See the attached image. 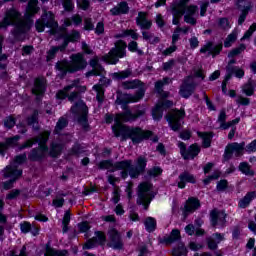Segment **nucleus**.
I'll return each instance as SVG.
<instances>
[{"instance_id": "1", "label": "nucleus", "mask_w": 256, "mask_h": 256, "mask_svg": "<svg viewBox=\"0 0 256 256\" xmlns=\"http://www.w3.org/2000/svg\"><path fill=\"white\" fill-rule=\"evenodd\" d=\"M145 115V109L137 110L136 113H132L131 110H126L123 113L117 114L114 118L115 125L112 127V131L115 137H122L123 141L131 139L135 145L141 143L145 139H149L153 133L151 131H145L139 127L129 128L121 123H129V121H135L139 117Z\"/></svg>"}, {"instance_id": "2", "label": "nucleus", "mask_w": 256, "mask_h": 256, "mask_svg": "<svg viewBox=\"0 0 256 256\" xmlns=\"http://www.w3.org/2000/svg\"><path fill=\"white\" fill-rule=\"evenodd\" d=\"M38 3L39 0H30L28 2L25 19L21 18V13L17 10H7L3 21L0 23V29L14 25V37L17 41H21V35H25V33L31 29V25H33L31 17L36 15V13H39V7H37Z\"/></svg>"}, {"instance_id": "3", "label": "nucleus", "mask_w": 256, "mask_h": 256, "mask_svg": "<svg viewBox=\"0 0 256 256\" xmlns=\"http://www.w3.org/2000/svg\"><path fill=\"white\" fill-rule=\"evenodd\" d=\"M131 160H123L113 163V160H103L98 163V169H106L109 173H115V171H121L120 175L122 179H137L139 175L145 173L147 167V158L140 156L136 159V165H132Z\"/></svg>"}, {"instance_id": "4", "label": "nucleus", "mask_w": 256, "mask_h": 256, "mask_svg": "<svg viewBox=\"0 0 256 256\" xmlns=\"http://www.w3.org/2000/svg\"><path fill=\"white\" fill-rule=\"evenodd\" d=\"M51 135L50 131L41 132L38 136L28 139L20 146V151L23 149H29L33 147V145H39L38 148H34L31 150L29 154L30 161H41L49 151V147H47V142L49 141V137Z\"/></svg>"}, {"instance_id": "5", "label": "nucleus", "mask_w": 256, "mask_h": 256, "mask_svg": "<svg viewBox=\"0 0 256 256\" xmlns=\"http://www.w3.org/2000/svg\"><path fill=\"white\" fill-rule=\"evenodd\" d=\"M70 59V62L69 60H60L56 63L55 69L58 71V77L60 79H63L67 73H77L78 71L87 69V60L83 54H72Z\"/></svg>"}, {"instance_id": "6", "label": "nucleus", "mask_w": 256, "mask_h": 256, "mask_svg": "<svg viewBox=\"0 0 256 256\" xmlns=\"http://www.w3.org/2000/svg\"><path fill=\"white\" fill-rule=\"evenodd\" d=\"M121 87L122 89H138L135 95L125 94L123 98L116 99V104L122 105L124 111L127 109V103H137V101H141L142 97H145V87L141 80L124 81Z\"/></svg>"}, {"instance_id": "7", "label": "nucleus", "mask_w": 256, "mask_h": 256, "mask_svg": "<svg viewBox=\"0 0 256 256\" xmlns=\"http://www.w3.org/2000/svg\"><path fill=\"white\" fill-rule=\"evenodd\" d=\"M123 57H127V43L123 40H118L115 43V47L102 56V61L108 63V65H117L119 59H123Z\"/></svg>"}, {"instance_id": "8", "label": "nucleus", "mask_w": 256, "mask_h": 256, "mask_svg": "<svg viewBox=\"0 0 256 256\" xmlns=\"http://www.w3.org/2000/svg\"><path fill=\"white\" fill-rule=\"evenodd\" d=\"M36 31L43 33L45 27L50 29V35H57L59 33V24L55 21V15L53 12L44 11L41 16V19H38L35 23Z\"/></svg>"}, {"instance_id": "9", "label": "nucleus", "mask_w": 256, "mask_h": 256, "mask_svg": "<svg viewBox=\"0 0 256 256\" xmlns=\"http://www.w3.org/2000/svg\"><path fill=\"white\" fill-rule=\"evenodd\" d=\"M79 81L74 80L70 85L66 86L64 90H60L56 97L58 99H66L68 97V101H71V103L75 102L74 105L77 103H80L83 101L81 100V96L79 95Z\"/></svg>"}, {"instance_id": "10", "label": "nucleus", "mask_w": 256, "mask_h": 256, "mask_svg": "<svg viewBox=\"0 0 256 256\" xmlns=\"http://www.w3.org/2000/svg\"><path fill=\"white\" fill-rule=\"evenodd\" d=\"M27 161V154L18 155L14 162L5 168L4 177H21L23 170L19 169L17 165H21Z\"/></svg>"}, {"instance_id": "11", "label": "nucleus", "mask_w": 256, "mask_h": 256, "mask_svg": "<svg viewBox=\"0 0 256 256\" xmlns=\"http://www.w3.org/2000/svg\"><path fill=\"white\" fill-rule=\"evenodd\" d=\"M71 111L75 115H80L78 117V123H80L83 129H87V127H89V124L87 123V114L89 113L87 105H85L84 102H78L71 107Z\"/></svg>"}, {"instance_id": "12", "label": "nucleus", "mask_w": 256, "mask_h": 256, "mask_svg": "<svg viewBox=\"0 0 256 256\" xmlns=\"http://www.w3.org/2000/svg\"><path fill=\"white\" fill-rule=\"evenodd\" d=\"M185 118V110H173L166 115L172 131L181 129V120Z\"/></svg>"}, {"instance_id": "13", "label": "nucleus", "mask_w": 256, "mask_h": 256, "mask_svg": "<svg viewBox=\"0 0 256 256\" xmlns=\"http://www.w3.org/2000/svg\"><path fill=\"white\" fill-rule=\"evenodd\" d=\"M151 183L143 182L139 185L138 201L139 205H144L147 209V205L151 203Z\"/></svg>"}, {"instance_id": "14", "label": "nucleus", "mask_w": 256, "mask_h": 256, "mask_svg": "<svg viewBox=\"0 0 256 256\" xmlns=\"http://www.w3.org/2000/svg\"><path fill=\"white\" fill-rule=\"evenodd\" d=\"M245 151V142L237 143L233 142L226 146L224 159L225 161H229L231 157H233V153L235 157H241Z\"/></svg>"}, {"instance_id": "15", "label": "nucleus", "mask_w": 256, "mask_h": 256, "mask_svg": "<svg viewBox=\"0 0 256 256\" xmlns=\"http://www.w3.org/2000/svg\"><path fill=\"white\" fill-rule=\"evenodd\" d=\"M197 84L193 80V76H188L184 78L182 85L180 86L179 95L184 99H189L195 92Z\"/></svg>"}, {"instance_id": "16", "label": "nucleus", "mask_w": 256, "mask_h": 256, "mask_svg": "<svg viewBox=\"0 0 256 256\" xmlns=\"http://www.w3.org/2000/svg\"><path fill=\"white\" fill-rule=\"evenodd\" d=\"M60 37L64 39L61 45V51H65L69 46V43H77L81 40V32L77 30H72L71 32H67V30H63L60 34Z\"/></svg>"}, {"instance_id": "17", "label": "nucleus", "mask_w": 256, "mask_h": 256, "mask_svg": "<svg viewBox=\"0 0 256 256\" xmlns=\"http://www.w3.org/2000/svg\"><path fill=\"white\" fill-rule=\"evenodd\" d=\"M71 141V135H62L59 140L53 141L50 146L51 157H59L61 151H63V145Z\"/></svg>"}, {"instance_id": "18", "label": "nucleus", "mask_w": 256, "mask_h": 256, "mask_svg": "<svg viewBox=\"0 0 256 256\" xmlns=\"http://www.w3.org/2000/svg\"><path fill=\"white\" fill-rule=\"evenodd\" d=\"M178 147L180 149V153L183 159L185 160L195 159V157H197V155H199V153L201 152V148L197 146V144H193L187 149V147L185 146V143L179 142Z\"/></svg>"}, {"instance_id": "19", "label": "nucleus", "mask_w": 256, "mask_h": 256, "mask_svg": "<svg viewBox=\"0 0 256 256\" xmlns=\"http://www.w3.org/2000/svg\"><path fill=\"white\" fill-rule=\"evenodd\" d=\"M108 247H111L112 249H115L117 251L123 249V239H121V234H119V231L115 229H110L108 231Z\"/></svg>"}, {"instance_id": "20", "label": "nucleus", "mask_w": 256, "mask_h": 256, "mask_svg": "<svg viewBox=\"0 0 256 256\" xmlns=\"http://www.w3.org/2000/svg\"><path fill=\"white\" fill-rule=\"evenodd\" d=\"M169 107H173L172 101L162 100L158 102L152 110L153 120L160 121V119H163V111H165V109H169Z\"/></svg>"}, {"instance_id": "21", "label": "nucleus", "mask_w": 256, "mask_h": 256, "mask_svg": "<svg viewBox=\"0 0 256 256\" xmlns=\"http://www.w3.org/2000/svg\"><path fill=\"white\" fill-rule=\"evenodd\" d=\"M47 89V80L45 77H38L34 81V86L32 88L33 95H36L37 101H41V97L45 95Z\"/></svg>"}, {"instance_id": "22", "label": "nucleus", "mask_w": 256, "mask_h": 256, "mask_svg": "<svg viewBox=\"0 0 256 256\" xmlns=\"http://www.w3.org/2000/svg\"><path fill=\"white\" fill-rule=\"evenodd\" d=\"M227 214L223 211L214 209L210 212V219L212 227H225Z\"/></svg>"}, {"instance_id": "23", "label": "nucleus", "mask_w": 256, "mask_h": 256, "mask_svg": "<svg viewBox=\"0 0 256 256\" xmlns=\"http://www.w3.org/2000/svg\"><path fill=\"white\" fill-rule=\"evenodd\" d=\"M89 65L90 67H92V70L86 73V77H99L103 75V73H105V68H103V66L100 65L98 56H94L90 60Z\"/></svg>"}, {"instance_id": "24", "label": "nucleus", "mask_w": 256, "mask_h": 256, "mask_svg": "<svg viewBox=\"0 0 256 256\" xmlns=\"http://www.w3.org/2000/svg\"><path fill=\"white\" fill-rule=\"evenodd\" d=\"M107 241V236H105V233L101 231L95 232V237L88 240L86 244L84 245V249H93L98 243V245H105V242Z\"/></svg>"}, {"instance_id": "25", "label": "nucleus", "mask_w": 256, "mask_h": 256, "mask_svg": "<svg viewBox=\"0 0 256 256\" xmlns=\"http://www.w3.org/2000/svg\"><path fill=\"white\" fill-rule=\"evenodd\" d=\"M233 75L237 77V79H243L245 77V70L238 66L228 65L226 67V81H230Z\"/></svg>"}, {"instance_id": "26", "label": "nucleus", "mask_w": 256, "mask_h": 256, "mask_svg": "<svg viewBox=\"0 0 256 256\" xmlns=\"http://www.w3.org/2000/svg\"><path fill=\"white\" fill-rule=\"evenodd\" d=\"M177 241H181V231L179 229H173L169 235L160 238V243L165 245H171L177 243Z\"/></svg>"}, {"instance_id": "27", "label": "nucleus", "mask_w": 256, "mask_h": 256, "mask_svg": "<svg viewBox=\"0 0 256 256\" xmlns=\"http://www.w3.org/2000/svg\"><path fill=\"white\" fill-rule=\"evenodd\" d=\"M102 84H96L93 86V90L96 91V99L98 103H103V99H105V89H103V85L106 83H111V80L107 78H102L100 80Z\"/></svg>"}, {"instance_id": "28", "label": "nucleus", "mask_w": 256, "mask_h": 256, "mask_svg": "<svg viewBox=\"0 0 256 256\" xmlns=\"http://www.w3.org/2000/svg\"><path fill=\"white\" fill-rule=\"evenodd\" d=\"M178 188L179 189H185L187 183H195V176L187 171L181 173L178 176Z\"/></svg>"}, {"instance_id": "29", "label": "nucleus", "mask_w": 256, "mask_h": 256, "mask_svg": "<svg viewBox=\"0 0 256 256\" xmlns=\"http://www.w3.org/2000/svg\"><path fill=\"white\" fill-rule=\"evenodd\" d=\"M136 25L140 27V29L149 30L151 29V25H153V22L147 19V13L139 12L138 17L136 18Z\"/></svg>"}, {"instance_id": "30", "label": "nucleus", "mask_w": 256, "mask_h": 256, "mask_svg": "<svg viewBox=\"0 0 256 256\" xmlns=\"http://www.w3.org/2000/svg\"><path fill=\"white\" fill-rule=\"evenodd\" d=\"M222 49H223V44H218L216 46H213V43L208 42L206 45H204L200 49V53H207L208 51L209 55H213V57H215V55H219V53H221Z\"/></svg>"}, {"instance_id": "31", "label": "nucleus", "mask_w": 256, "mask_h": 256, "mask_svg": "<svg viewBox=\"0 0 256 256\" xmlns=\"http://www.w3.org/2000/svg\"><path fill=\"white\" fill-rule=\"evenodd\" d=\"M225 237L221 233H214L212 237L207 238L208 249L215 251L217 246L221 241H223Z\"/></svg>"}, {"instance_id": "32", "label": "nucleus", "mask_w": 256, "mask_h": 256, "mask_svg": "<svg viewBox=\"0 0 256 256\" xmlns=\"http://www.w3.org/2000/svg\"><path fill=\"white\" fill-rule=\"evenodd\" d=\"M111 15H127L129 13V4L126 1H122L110 10Z\"/></svg>"}, {"instance_id": "33", "label": "nucleus", "mask_w": 256, "mask_h": 256, "mask_svg": "<svg viewBox=\"0 0 256 256\" xmlns=\"http://www.w3.org/2000/svg\"><path fill=\"white\" fill-rule=\"evenodd\" d=\"M201 207V203H199V199L197 198H189L184 207V214L193 213V211H197Z\"/></svg>"}, {"instance_id": "34", "label": "nucleus", "mask_w": 256, "mask_h": 256, "mask_svg": "<svg viewBox=\"0 0 256 256\" xmlns=\"http://www.w3.org/2000/svg\"><path fill=\"white\" fill-rule=\"evenodd\" d=\"M19 139H21V136L16 135L12 138H8L6 140V143H0V155H5V151H7L9 147H15Z\"/></svg>"}, {"instance_id": "35", "label": "nucleus", "mask_w": 256, "mask_h": 256, "mask_svg": "<svg viewBox=\"0 0 256 256\" xmlns=\"http://www.w3.org/2000/svg\"><path fill=\"white\" fill-rule=\"evenodd\" d=\"M255 198V191L248 192L242 199H240V201L238 202V206L240 207V209H247V207L251 205V201H253V199Z\"/></svg>"}, {"instance_id": "36", "label": "nucleus", "mask_w": 256, "mask_h": 256, "mask_svg": "<svg viewBox=\"0 0 256 256\" xmlns=\"http://www.w3.org/2000/svg\"><path fill=\"white\" fill-rule=\"evenodd\" d=\"M255 87H256V81L250 78L247 81V83H245L242 86L243 94L246 95L247 97H251L255 95Z\"/></svg>"}, {"instance_id": "37", "label": "nucleus", "mask_w": 256, "mask_h": 256, "mask_svg": "<svg viewBox=\"0 0 256 256\" xmlns=\"http://www.w3.org/2000/svg\"><path fill=\"white\" fill-rule=\"evenodd\" d=\"M169 83H171V79L169 77H166V78H163V80L157 81L155 83L156 93H158V95H161L162 97H167V92L163 91V87H165V85H169Z\"/></svg>"}, {"instance_id": "38", "label": "nucleus", "mask_w": 256, "mask_h": 256, "mask_svg": "<svg viewBox=\"0 0 256 256\" xmlns=\"http://www.w3.org/2000/svg\"><path fill=\"white\" fill-rule=\"evenodd\" d=\"M142 37L144 41H148V43H151V45H156V43H159L161 39L159 37H156L153 35V33L148 31H142Z\"/></svg>"}, {"instance_id": "39", "label": "nucleus", "mask_w": 256, "mask_h": 256, "mask_svg": "<svg viewBox=\"0 0 256 256\" xmlns=\"http://www.w3.org/2000/svg\"><path fill=\"white\" fill-rule=\"evenodd\" d=\"M199 137L202 139V145L205 149L211 147V139H213L212 133H198Z\"/></svg>"}, {"instance_id": "40", "label": "nucleus", "mask_w": 256, "mask_h": 256, "mask_svg": "<svg viewBox=\"0 0 256 256\" xmlns=\"http://www.w3.org/2000/svg\"><path fill=\"white\" fill-rule=\"evenodd\" d=\"M170 9L173 15V20H172L173 25H179V21L183 17V15H185V12L178 10L177 8H173L172 6H170Z\"/></svg>"}, {"instance_id": "41", "label": "nucleus", "mask_w": 256, "mask_h": 256, "mask_svg": "<svg viewBox=\"0 0 256 256\" xmlns=\"http://www.w3.org/2000/svg\"><path fill=\"white\" fill-rule=\"evenodd\" d=\"M144 225H145L146 231H148V233H153V231H155V229L157 227V221L153 217H148V218H146Z\"/></svg>"}, {"instance_id": "42", "label": "nucleus", "mask_w": 256, "mask_h": 256, "mask_svg": "<svg viewBox=\"0 0 256 256\" xmlns=\"http://www.w3.org/2000/svg\"><path fill=\"white\" fill-rule=\"evenodd\" d=\"M237 35L238 32L237 30H233L231 34H229L225 41H224V47L229 48L233 45V43H235L237 41Z\"/></svg>"}, {"instance_id": "43", "label": "nucleus", "mask_w": 256, "mask_h": 256, "mask_svg": "<svg viewBox=\"0 0 256 256\" xmlns=\"http://www.w3.org/2000/svg\"><path fill=\"white\" fill-rule=\"evenodd\" d=\"M67 125H69V122L67 121V118L61 117L58 120L57 124H56V127L54 129V133L59 135V133H61V131H63V129H65V127H67Z\"/></svg>"}, {"instance_id": "44", "label": "nucleus", "mask_w": 256, "mask_h": 256, "mask_svg": "<svg viewBox=\"0 0 256 256\" xmlns=\"http://www.w3.org/2000/svg\"><path fill=\"white\" fill-rule=\"evenodd\" d=\"M239 171H241V173H243L244 175H248L250 177H253V175H255V172H253V170H251V166L247 162L240 163Z\"/></svg>"}, {"instance_id": "45", "label": "nucleus", "mask_w": 256, "mask_h": 256, "mask_svg": "<svg viewBox=\"0 0 256 256\" xmlns=\"http://www.w3.org/2000/svg\"><path fill=\"white\" fill-rule=\"evenodd\" d=\"M123 37H131L134 40L139 39V34L135 30H124L122 33L116 35V39H121Z\"/></svg>"}, {"instance_id": "46", "label": "nucleus", "mask_w": 256, "mask_h": 256, "mask_svg": "<svg viewBox=\"0 0 256 256\" xmlns=\"http://www.w3.org/2000/svg\"><path fill=\"white\" fill-rule=\"evenodd\" d=\"M133 75V71L128 68L126 70L120 71V72H115L113 74L114 79H129Z\"/></svg>"}, {"instance_id": "47", "label": "nucleus", "mask_w": 256, "mask_h": 256, "mask_svg": "<svg viewBox=\"0 0 256 256\" xmlns=\"http://www.w3.org/2000/svg\"><path fill=\"white\" fill-rule=\"evenodd\" d=\"M69 223H71V212L66 211L62 220L63 233H67L69 231Z\"/></svg>"}, {"instance_id": "48", "label": "nucleus", "mask_w": 256, "mask_h": 256, "mask_svg": "<svg viewBox=\"0 0 256 256\" xmlns=\"http://www.w3.org/2000/svg\"><path fill=\"white\" fill-rule=\"evenodd\" d=\"M227 121V113L225 110H221L218 116V123H220L221 129H229V125Z\"/></svg>"}, {"instance_id": "49", "label": "nucleus", "mask_w": 256, "mask_h": 256, "mask_svg": "<svg viewBox=\"0 0 256 256\" xmlns=\"http://www.w3.org/2000/svg\"><path fill=\"white\" fill-rule=\"evenodd\" d=\"M237 5L241 12H249L251 10V2L249 0H238Z\"/></svg>"}, {"instance_id": "50", "label": "nucleus", "mask_w": 256, "mask_h": 256, "mask_svg": "<svg viewBox=\"0 0 256 256\" xmlns=\"http://www.w3.org/2000/svg\"><path fill=\"white\" fill-rule=\"evenodd\" d=\"M191 0H180L179 2L172 3L170 7L178 9V11H182L185 13V9H187V3Z\"/></svg>"}, {"instance_id": "51", "label": "nucleus", "mask_w": 256, "mask_h": 256, "mask_svg": "<svg viewBox=\"0 0 256 256\" xmlns=\"http://www.w3.org/2000/svg\"><path fill=\"white\" fill-rule=\"evenodd\" d=\"M45 256H69L67 250L48 249Z\"/></svg>"}, {"instance_id": "52", "label": "nucleus", "mask_w": 256, "mask_h": 256, "mask_svg": "<svg viewBox=\"0 0 256 256\" xmlns=\"http://www.w3.org/2000/svg\"><path fill=\"white\" fill-rule=\"evenodd\" d=\"M61 51V45L60 46H54L47 52V61L53 60L54 57H56L57 53Z\"/></svg>"}, {"instance_id": "53", "label": "nucleus", "mask_w": 256, "mask_h": 256, "mask_svg": "<svg viewBox=\"0 0 256 256\" xmlns=\"http://www.w3.org/2000/svg\"><path fill=\"white\" fill-rule=\"evenodd\" d=\"M245 49H247L245 44H241L239 47L232 49L229 52L228 57H237V55H241L242 51H245Z\"/></svg>"}, {"instance_id": "54", "label": "nucleus", "mask_w": 256, "mask_h": 256, "mask_svg": "<svg viewBox=\"0 0 256 256\" xmlns=\"http://www.w3.org/2000/svg\"><path fill=\"white\" fill-rule=\"evenodd\" d=\"M218 27L224 31H228V29L231 27V23H229V19L227 18H220L218 20Z\"/></svg>"}, {"instance_id": "55", "label": "nucleus", "mask_w": 256, "mask_h": 256, "mask_svg": "<svg viewBox=\"0 0 256 256\" xmlns=\"http://www.w3.org/2000/svg\"><path fill=\"white\" fill-rule=\"evenodd\" d=\"M138 44L136 41H131L129 44H128V50L131 51L132 53H137L138 55H143V50L141 49H138Z\"/></svg>"}, {"instance_id": "56", "label": "nucleus", "mask_w": 256, "mask_h": 256, "mask_svg": "<svg viewBox=\"0 0 256 256\" xmlns=\"http://www.w3.org/2000/svg\"><path fill=\"white\" fill-rule=\"evenodd\" d=\"M38 117H39V112L35 110L33 114L27 119L28 125H32L35 129H38L37 127H35V124H37Z\"/></svg>"}, {"instance_id": "57", "label": "nucleus", "mask_w": 256, "mask_h": 256, "mask_svg": "<svg viewBox=\"0 0 256 256\" xmlns=\"http://www.w3.org/2000/svg\"><path fill=\"white\" fill-rule=\"evenodd\" d=\"M173 256H187V248L181 244L180 247L173 251Z\"/></svg>"}, {"instance_id": "58", "label": "nucleus", "mask_w": 256, "mask_h": 256, "mask_svg": "<svg viewBox=\"0 0 256 256\" xmlns=\"http://www.w3.org/2000/svg\"><path fill=\"white\" fill-rule=\"evenodd\" d=\"M244 151L248 154L255 153L256 152V139L253 140L248 145L244 146Z\"/></svg>"}, {"instance_id": "59", "label": "nucleus", "mask_w": 256, "mask_h": 256, "mask_svg": "<svg viewBox=\"0 0 256 256\" xmlns=\"http://www.w3.org/2000/svg\"><path fill=\"white\" fill-rule=\"evenodd\" d=\"M256 31V23L252 24L248 31L245 32L244 36L242 37L241 41H245V39H249L253 33Z\"/></svg>"}, {"instance_id": "60", "label": "nucleus", "mask_w": 256, "mask_h": 256, "mask_svg": "<svg viewBox=\"0 0 256 256\" xmlns=\"http://www.w3.org/2000/svg\"><path fill=\"white\" fill-rule=\"evenodd\" d=\"M181 37V27H177L172 35V45H176Z\"/></svg>"}, {"instance_id": "61", "label": "nucleus", "mask_w": 256, "mask_h": 256, "mask_svg": "<svg viewBox=\"0 0 256 256\" xmlns=\"http://www.w3.org/2000/svg\"><path fill=\"white\" fill-rule=\"evenodd\" d=\"M161 173H163V170L160 167H157V166L148 170V175L150 177H157L158 175H161Z\"/></svg>"}, {"instance_id": "62", "label": "nucleus", "mask_w": 256, "mask_h": 256, "mask_svg": "<svg viewBox=\"0 0 256 256\" xmlns=\"http://www.w3.org/2000/svg\"><path fill=\"white\" fill-rule=\"evenodd\" d=\"M197 13V6L196 5H190L186 6L184 15L193 16Z\"/></svg>"}, {"instance_id": "63", "label": "nucleus", "mask_w": 256, "mask_h": 256, "mask_svg": "<svg viewBox=\"0 0 256 256\" xmlns=\"http://www.w3.org/2000/svg\"><path fill=\"white\" fill-rule=\"evenodd\" d=\"M81 153H83V148L79 144H75L70 150V155H81Z\"/></svg>"}, {"instance_id": "64", "label": "nucleus", "mask_w": 256, "mask_h": 256, "mask_svg": "<svg viewBox=\"0 0 256 256\" xmlns=\"http://www.w3.org/2000/svg\"><path fill=\"white\" fill-rule=\"evenodd\" d=\"M62 5L65 11H71L75 8V6L73 5V0H62Z\"/></svg>"}]
</instances>
